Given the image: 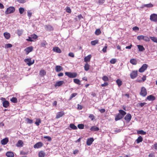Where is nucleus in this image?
Instances as JSON below:
<instances>
[{
	"instance_id": "f257e3e1",
	"label": "nucleus",
	"mask_w": 157,
	"mask_h": 157,
	"mask_svg": "<svg viewBox=\"0 0 157 157\" xmlns=\"http://www.w3.org/2000/svg\"><path fill=\"white\" fill-rule=\"evenodd\" d=\"M65 75L71 78H74L77 76V74L76 73H71L66 72H65Z\"/></svg>"
},
{
	"instance_id": "f03ea898",
	"label": "nucleus",
	"mask_w": 157,
	"mask_h": 157,
	"mask_svg": "<svg viewBox=\"0 0 157 157\" xmlns=\"http://www.w3.org/2000/svg\"><path fill=\"white\" fill-rule=\"evenodd\" d=\"M15 10V8L14 7L10 6L5 11V13L6 14H8L13 13Z\"/></svg>"
},
{
	"instance_id": "7ed1b4c3",
	"label": "nucleus",
	"mask_w": 157,
	"mask_h": 157,
	"mask_svg": "<svg viewBox=\"0 0 157 157\" xmlns=\"http://www.w3.org/2000/svg\"><path fill=\"white\" fill-rule=\"evenodd\" d=\"M150 20L152 21L156 22L157 21V14L153 13L150 16Z\"/></svg>"
},
{
	"instance_id": "20e7f679",
	"label": "nucleus",
	"mask_w": 157,
	"mask_h": 157,
	"mask_svg": "<svg viewBox=\"0 0 157 157\" xmlns=\"http://www.w3.org/2000/svg\"><path fill=\"white\" fill-rule=\"evenodd\" d=\"M140 94L143 97H145L147 95V90L144 87H143L141 88Z\"/></svg>"
},
{
	"instance_id": "39448f33",
	"label": "nucleus",
	"mask_w": 157,
	"mask_h": 157,
	"mask_svg": "<svg viewBox=\"0 0 157 157\" xmlns=\"http://www.w3.org/2000/svg\"><path fill=\"white\" fill-rule=\"evenodd\" d=\"M24 61L29 66H30L31 65L33 64L34 62V60H33V61L32 62L31 59L30 58L25 59H24Z\"/></svg>"
},
{
	"instance_id": "423d86ee",
	"label": "nucleus",
	"mask_w": 157,
	"mask_h": 157,
	"mask_svg": "<svg viewBox=\"0 0 157 157\" xmlns=\"http://www.w3.org/2000/svg\"><path fill=\"white\" fill-rule=\"evenodd\" d=\"M147 65L146 64H144L139 70V72H144L147 69Z\"/></svg>"
},
{
	"instance_id": "0eeeda50",
	"label": "nucleus",
	"mask_w": 157,
	"mask_h": 157,
	"mask_svg": "<svg viewBox=\"0 0 157 157\" xmlns=\"http://www.w3.org/2000/svg\"><path fill=\"white\" fill-rule=\"evenodd\" d=\"M130 77L132 79H134L137 75V71H133L130 74Z\"/></svg>"
},
{
	"instance_id": "6e6552de",
	"label": "nucleus",
	"mask_w": 157,
	"mask_h": 157,
	"mask_svg": "<svg viewBox=\"0 0 157 157\" xmlns=\"http://www.w3.org/2000/svg\"><path fill=\"white\" fill-rule=\"evenodd\" d=\"M132 118V116L129 113L127 114L124 117V119L128 122L131 120Z\"/></svg>"
},
{
	"instance_id": "1a4fd4ad",
	"label": "nucleus",
	"mask_w": 157,
	"mask_h": 157,
	"mask_svg": "<svg viewBox=\"0 0 157 157\" xmlns=\"http://www.w3.org/2000/svg\"><path fill=\"white\" fill-rule=\"evenodd\" d=\"M94 141L93 138H90L87 139L86 141V144L88 146H90L92 144L93 142Z\"/></svg>"
},
{
	"instance_id": "9d476101",
	"label": "nucleus",
	"mask_w": 157,
	"mask_h": 157,
	"mask_svg": "<svg viewBox=\"0 0 157 157\" xmlns=\"http://www.w3.org/2000/svg\"><path fill=\"white\" fill-rule=\"evenodd\" d=\"M33 47L32 46L27 47L25 49V51L26 52V54H28L30 52L33 50Z\"/></svg>"
},
{
	"instance_id": "9b49d317",
	"label": "nucleus",
	"mask_w": 157,
	"mask_h": 157,
	"mask_svg": "<svg viewBox=\"0 0 157 157\" xmlns=\"http://www.w3.org/2000/svg\"><path fill=\"white\" fill-rule=\"evenodd\" d=\"M43 145V143L41 142H39L36 143L35 144L33 147L34 148H39L41 147H42Z\"/></svg>"
},
{
	"instance_id": "f8f14e48",
	"label": "nucleus",
	"mask_w": 157,
	"mask_h": 157,
	"mask_svg": "<svg viewBox=\"0 0 157 157\" xmlns=\"http://www.w3.org/2000/svg\"><path fill=\"white\" fill-rule=\"evenodd\" d=\"M147 99L149 101H154L155 100V98L154 96L151 95L147 97Z\"/></svg>"
},
{
	"instance_id": "ddd939ff",
	"label": "nucleus",
	"mask_w": 157,
	"mask_h": 157,
	"mask_svg": "<svg viewBox=\"0 0 157 157\" xmlns=\"http://www.w3.org/2000/svg\"><path fill=\"white\" fill-rule=\"evenodd\" d=\"M64 114V113L63 112H60L58 113L56 115V118L58 119L62 117Z\"/></svg>"
},
{
	"instance_id": "4468645a",
	"label": "nucleus",
	"mask_w": 157,
	"mask_h": 157,
	"mask_svg": "<svg viewBox=\"0 0 157 157\" xmlns=\"http://www.w3.org/2000/svg\"><path fill=\"white\" fill-rule=\"evenodd\" d=\"M64 83V82L63 81H60L56 82L55 85V86H61L62 84Z\"/></svg>"
},
{
	"instance_id": "2eb2a0df",
	"label": "nucleus",
	"mask_w": 157,
	"mask_h": 157,
	"mask_svg": "<svg viewBox=\"0 0 157 157\" xmlns=\"http://www.w3.org/2000/svg\"><path fill=\"white\" fill-rule=\"evenodd\" d=\"M55 70L56 72H59L63 70V67L59 65L56 66L55 67Z\"/></svg>"
},
{
	"instance_id": "dca6fc26",
	"label": "nucleus",
	"mask_w": 157,
	"mask_h": 157,
	"mask_svg": "<svg viewBox=\"0 0 157 157\" xmlns=\"http://www.w3.org/2000/svg\"><path fill=\"white\" fill-rule=\"evenodd\" d=\"M91 57L92 56L91 55H89L85 57L84 58V61L86 62L90 61Z\"/></svg>"
},
{
	"instance_id": "f3484780",
	"label": "nucleus",
	"mask_w": 157,
	"mask_h": 157,
	"mask_svg": "<svg viewBox=\"0 0 157 157\" xmlns=\"http://www.w3.org/2000/svg\"><path fill=\"white\" fill-rule=\"evenodd\" d=\"M6 155L8 157H13L14 154L12 152L8 151L6 153Z\"/></svg>"
},
{
	"instance_id": "a211bd4d",
	"label": "nucleus",
	"mask_w": 157,
	"mask_h": 157,
	"mask_svg": "<svg viewBox=\"0 0 157 157\" xmlns=\"http://www.w3.org/2000/svg\"><path fill=\"white\" fill-rule=\"evenodd\" d=\"M123 116L118 113L115 117V120L116 121H118L123 118Z\"/></svg>"
},
{
	"instance_id": "6ab92c4d",
	"label": "nucleus",
	"mask_w": 157,
	"mask_h": 157,
	"mask_svg": "<svg viewBox=\"0 0 157 157\" xmlns=\"http://www.w3.org/2000/svg\"><path fill=\"white\" fill-rule=\"evenodd\" d=\"M8 142V139L7 138H6L3 139L1 141V143L2 144L5 145Z\"/></svg>"
},
{
	"instance_id": "aec40b11",
	"label": "nucleus",
	"mask_w": 157,
	"mask_h": 157,
	"mask_svg": "<svg viewBox=\"0 0 157 157\" xmlns=\"http://www.w3.org/2000/svg\"><path fill=\"white\" fill-rule=\"evenodd\" d=\"M53 50L54 52L58 53H60L61 52V50L58 47L54 48L53 49Z\"/></svg>"
},
{
	"instance_id": "412c9836",
	"label": "nucleus",
	"mask_w": 157,
	"mask_h": 157,
	"mask_svg": "<svg viewBox=\"0 0 157 157\" xmlns=\"http://www.w3.org/2000/svg\"><path fill=\"white\" fill-rule=\"evenodd\" d=\"M9 105V103L8 101H3V106L5 108H7Z\"/></svg>"
},
{
	"instance_id": "4be33fe9",
	"label": "nucleus",
	"mask_w": 157,
	"mask_h": 157,
	"mask_svg": "<svg viewBox=\"0 0 157 157\" xmlns=\"http://www.w3.org/2000/svg\"><path fill=\"white\" fill-rule=\"evenodd\" d=\"M90 130L91 131H98L99 130V129L98 127L95 126L92 127L90 128Z\"/></svg>"
},
{
	"instance_id": "5701e85b",
	"label": "nucleus",
	"mask_w": 157,
	"mask_h": 157,
	"mask_svg": "<svg viewBox=\"0 0 157 157\" xmlns=\"http://www.w3.org/2000/svg\"><path fill=\"white\" fill-rule=\"evenodd\" d=\"M38 155L39 157H44L45 155V153L43 151H41Z\"/></svg>"
},
{
	"instance_id": "b1692460",
	"label": "nucleus",
	"mask_w": 157,
	"mask_h": 157,
	"mask_svg": "<svg viewBox=\"0 0 157 157\" xmlns=\"http://www.w3.org/2000/svg\"><path fill=\"white\" fill-rule=\"evenodd\" d=\"M137 47L139 49V51H143L145 50V48L142 45H138Z\"/></svg>"
},
{
	"instance_id": "393cba45",
	"label": "nucleus",
	"mask_w": 157,
	"mask_h": 157,
	"mask_svg": "<svg viewBox=\"0 0 157 157\" xmlns=\"http://www.w3.org/2000/svg\"><path fill=\"white\" fill-rule=\"evenodd\" d=\"M23 144V142L21 140H19L18 141L17 144H16V146L18 147H22Z\"/></svg>"
},
{
	"instance_id": "a878e982",
	"label": "nucleus",
	"mask_w": 157,
	"mask_h": 157,
	"mask_svg": "<svg viewBox=\"0 0 157 157\" xmlns=\"http://www.w3.org/2000/svg\"><path fill=\"white\" fill-rule=\"evenodd\" d=\"M46 30L48 31H51L53 30V28L50 25H47L45 26Z\"/></svg>"
},
{
	"instance_id": "bb28decb",
	"label": "nucleus",
	"mask_w": 157,
	"mask_h": 157,
	"mask_svg": "<svg viewBox=\"0 0 157 157\" xmlns=\"http://www.w3.org/2000/svg\"><path fill=\"white\" fill-rule=\"evenodd\" d=\"M46 74L45 71L43 70H41L40 71V75L41 76H43L45 75Z\"/></svg>"
},
{
	"instance_id": "cd10ccee",
	"label": "nucleus",
	"mask_w": 157,
	"mask_h": 157,
	"mask_svg": "<svg viewBox=\"0 0 157 157\" xmlns=\"http://www.w3.org/2000/svg\"><path fill=\"white\" fill-rule=\"evenodd\" d=\"M4 37L7 39H8L10 37V34L9 33L5 32L4 33Z\"/></svg>"
},
{
	"instance_id": "c85d7f7f",
	"label": "nucleus",
	"mask_w": 157,
	"mask_h": 157,
	"mask_svg": "<svg viewBox=\"0 0 157 157\" xmlns=\"http://www.w3.org/2000/svg\"><path fill=\"white\" fill-rule=\"evenodd\" d=\"M130 63L133 65H136L137 64V61L134 59H130Z\"/></svg>"
},
{
	"instance_id": "c756f323",
	"label": "nucleus",
	"mask_w": 157,
	"mask_h": 157,
	"mask_svg": "<svg viewBox=\"0 0 157 157\" xmlns=\"http://www.w3.org/2000/svg\"><path fill=\"white\" fill-rule=\"evenodd\" d=\"M143 140V138L142 137L140 136L138 138V139L136 140V142L137 143H139L141 142Z\"/></svg>"
},
{
	"instance_id": "7c9ffc66",
	"label": "nucleus",
	"mask_w": 157,
	"mask_h": 157,
	"mask_svg": "<svg viewBox=\"0 0 157 157\" xmlns=\"http://www.w3.org/2000/svg\"><path fill=\"white\" fill-rule=\"evenodd\" d=\"M70 127L71 128L74 130H76L77 129V127L73 124H70Z\"/></svg>"
},
{
	"instance_id": "2f4dec72",
	"label": "nucleus",
	"mask_w": 157,
	"mask_h": 157,
	"mask_svg": "<svg viewBox=\"0 0 157 157\" xmlns=\"http://www.w3.org/2000/svg\"><path fill=\"white\" fill-rule=\"evenodd\" d=\"M119 114L122 115L123 117L126 114V113L122 110H119Z\"/></svg>"
},
{
	"instance_id": "473e14b6",
	"label": "nucleus",
	"mask_w": 157,
	"mask_h": 157,
	"mask_svg": "<svg viewBox=\"0 0 157 157\" xmlns=\"http://www.w3.org/2000/svg\"><path fill=\"white\" fill-rule=\"evenodd\" d=\"M98 40H94L92 41L91 43L92 45H95L96 44L98 43Z\"/></svg>"
},
{
	"instance_id": "72a5a7b5",
	"label": "nucleus",
	"mask_w": 157,
	"mask_h": 157,
	"mask_svg": "<svg viewBox=\"0 0 157 157\" xmlns=\"http://www.w3.org/2000/svg\"><path fill=\"white\" fill-rule=\"evenodd\" d=\"M116 82L117 83L119 87L122 85V81L120 79H118L116 80Z\"/></svg>"
},
{
	"instance_id": "f704fd0d",
	"label": "nucleus",
	"mask_w": 157,
	"mask_h": 157,
	"mask_svg": "<svg viewBox=\"0 0 157 157\" xmlns=\"http://www.w3.org/2000/svg\"><path fill=\"white\" fill-rule=\"evenodd\" d=\"M145 104H146V103L145 102L138 103L137 104V106L138 107H142Z\"/></svg>"
},
{
	"instance_id": "c9c22d12",
	"label": "nucleus",
	"mask_w": 157,
	"mask_h": 157,
	"mask_svg": "<svg viewBox=\"0 0 157 157\" xmlns=\"http://www.w3.org/2000/svg\"><path fill=\"white\" fill-rule=\"evenodd\" d=\"M144 37V36L143 35L138 36L137 37V39L139 40H143Z\"/></svg>"
},
{
	"instance_id": "e433bc0d",
	"label": "nucleus",
	"mask_w": 157,
	"mask_h": 157,
	"mask_svg": "<svg viewBox=\"0 0 157 157\" xmlns=\"http://www.w3.org/2000/svg\"><path fill=\"white\" fill-rule=\"evenodd\" d=\"M74 82L75 83L77 84H78L79 85H80V81L78 79H74Z\"/></svg>"
},
{
	"instance_id": "4c0bfd02",
	"label": "nucleus",
	"mask_w": 157,
	"mask_h": 157,
	"mask_svg": "<svg viewBox=\"0 0 157 157\" xmlns=\"http://www.w3.org/2000/svg\"><path fill=\"white\" fill-rule=\"evenodd\" d=\"M89 65L86 63L84 66V69L86 71H88L89 69Z\"/></svg>"
},
{
	"instance_id": "58836bf2",
	"label": "nucleus",
	"mask_w": 157,
	"mask_h": 157,
	"mask_svg": "<svg viewBox=\"0 0 157 157\" xmlns=\"http://www.w3.org/2000/svg\"><path fill=\"white\" fill-rule=\"evenodd\" d=\"M41 123V120L39 119H37L36 120V121L35 122V124L37 126H39L40 124Z\"/></svg>"
},
{
	"instance_id": "ea45409f",
	"label": "nucleus",
	"mask_w": 157,
	"mask_h": 157,
	"mask_svg": "<svg viewBox=\"0 0 157 157\" xmlns=\"http://www.w3.org/2000/svg\"><path fill=\"white\" fill-rule=\"evenodd\" d=\"M137 133L139 134L142 135H145L146 134V132L142 130H139L137 131Z\"/></svg>"
},
{
	"instance_id": "a19ab883",
	"label": "nucleus",
	"mask_w": 157,
	"mask_h": 157,
	"mask_svg": "<svg viewBox=\"0 0 157 157\" xmlns=\"http://www.w3.org/2000/svg\"><path fill=\"white\" fill-rule=\"evenodd\" d=\"M11 101L13 103L17 102V99L16 98L13 97L11 99Z\"/></svg>"
},
{
	"instance_id": "79ce46f5",
	"label": "nucleus",
	"mask_w": 157,
	"mask_h": 157,
	"mask_svg": "<svg viewBox=\"0 0 157 157\" xmlns=\"http://www.w3.org/2000/svg\"><path fill=\"white\" fill-rule=\"evenodd\" d=\"M77 93H73L72 94L69 98V100H71L73 98L75 97L77 95Z\"/></svg>"
},
{
	"instance_id": "37998d69",
	"label": "nucleus",
	"mask_w": 157,
	"mask_h": 157,
	"mask_svg": "<svg viewBox=\"0 0 157 157\" xmlns=\"http://www.w3.org/2000/svg\"><path fill=\"white\" fill-rule=\"evenodd\" d=\"M150 39L153 42L157 43V38L154 37H151Z\"/></svg>"
},
{
	"instance_id": "c03bdc74",
	"label": "nucleus",
	"mask_w": 157,
	"mask_h": 157,
	"mask_svg": "<svg viewBox=\"0 0 157 157\" xmlns=\"http://www.w3.org/2000/svg\"><path fill=\"white\" fill-rule=\"evenodd\" d=\"M78 127L80 129H83L84 128V125L82 124H78Z\"/></svg>"
},
{
	"instance_id": "a18cd8bd",
	"label": "nucleus",
	"mask_w": 157,
	"mask_h": 157,
	"mask_svg": "<svg viewBox=\"0 0 157 157\" xmlns=\"http://www.w3.org/2000/svg\"><path fill=\"white\" fill-rule=\"evenodd\" d=\"M144 6L147 7H153V5L151 3H149L147 4H144Z\"/></svg>"
},
{
	"instance_id": "49530a36",
	"label": "nucleus",
	"mask_w": 157,
	"mask_h": 157,
	"mask_svg": "<svg viewBox=\"0 0 157 157\" xmlns=\"http://www.w3.org/2000/svg\"><path fill=\"white\" fill-rule=\"evenodd\" d=\"M101 32L100 29H97L95 32V33L96 35H98L101 34Z\"/></svg>"
},
{
	"instance_id": "de8ad7c7",
	"label": "nucleus",
	"mask_w": 157,
	"mask_h": 157,
	"mask_svg": "<svg viewBox=\"0 0 157 157\" xmlns=\"http://www.w3.org/2000/svg\"><path fill=\"white\" fill-rule=\"evenodd\" d=\"M23 33V30H18L17 31V33L19 36H20L22 35Z\"/></svg>"
},
{
	"instance_id": "09e8293b",
	"label": "nucleus",
	"mask_w": 157,
	"mask_h": 157,
	"mask_svg": "<svg viewBox=\"0 0 157 157\" xmlns=\"http://www.w3.org/2000/svg\"><path fill=\"white\" fill-rule=\"evenodd\" d=\"M31 37H32V40L33 39V40L36 39V38H37L38 37L35 34L32 35L31 36Z\"/></svg>"
},
{
	"instance_id": "8fccbe9b",
	"label": "nucleus",
	"mask_w": 157,
	"mask_h": 157,
	"mask_svg": "<svg viewBox=\"0 0 157 157\" xmlns=\"http://www.w3.org/2000/svg\"><path fill=\"white\" fill-rule=\"evenodd\" d=\"M102 79L104 81H108L109 79L107 76H104L102 77Z\"/></svg>"
},
{
	"instance_id": "3c124183",
	"label": "nucleus",
	"mask_w": 157,
	"mask_h": 157,
	"mask_svg": "<svg viewBox=\"0 0 157 157\" xmlns=\"http://www.w3.org/2000/svg\"><path fill=\"white\" fill-rule=\"evenodd\" d=\"M24 9L23 8L20 7L19 8V11L20 14H22L24 11Z\"/></svg>"
},
{
	"instance_id": "603ef678",
	"label": "nucleus",
	"mask_w": 157,
	"mask_h": 157,
	"mask_svg": "<svg viewBox=\"0 0 157 157\" xmlns=\"http://www.w3.org/2000/svg\"><path fill=\"white\" fill-rule=\"evenodd\" d=\"M116 61H117V60H116V59H112L110 61V62L112 64H114V63H116Z\"/></svg>"
},
{
	"instance_id": "864d4df0",
	"label": "nucleus",
	"mask_w": 157,
	"mask_h": 157,
	"mask_svg": "<svg viewBox=\"0 0 157 157\" xmlns=\"http://www.w3.org/2000/svg\"><path fill=\"white\" fill-rule=\"evenodd\" d=\"M26 121L29 124H32L33 123V121L31 120H30L29 118H27L26 119Z\"/></svg>"
},
{
	"instance_id": "5fc2aeb1",
	"label": "nucleus",
	"mask_w": 157,
	"mask_h": 157,
	"mask_svg": "<svg viewBox=\"0 0 157 157\" xmlns=\"http://www.w3.org/2000/svg\"><path fill=\"white\" fill-rule=\"evenodd\" d=\"M107 44H105V47L103 48L102 51L103 52H106V49L107 48Z\"/></svg>"
},
{
	"instance_id": "6e6d98bb",
	"label": "nucleus",
	"mask_w": 157,
	"mask_h": 157,
	"mask_svg": "<svg viewBox=\"0 0 157 157\" xmlns=\"http://www.w3.org/2000/svg\"><path fill=\"white\" fill-rule=\"evenodd\" d=\"M89 117L91 119L92 121H93L94 119V116L93 114H90L89 116Z\"/></svg>"
},
{
	"instance_id": "4d7b16f0",
	"label": "nucleus",
	"mask_w": 157,
	"mask_h": 157,
	"mask_svg": "<svg viewBox=\"0 0 157 157\" xmlns=\"http://www.w3.org/2000/svg\"><path fill=\"white\" fill-rule=\"evenodd\" d=\"M144 40L146 41H148L150 40V39L148 37L144 36Z\"/></svg>"
},
{
	"instance_id": "13d9d810",
	"label": "nucleus",
	"mask_w": 157,
	"mask_h": 157,
	"mask_svg": "<svg viewBox=\"0 0 157 157\" xmlns=\"http://www.w3.org/2000/svg\"><path fill=\"white\" fill-rule=\"evenodd\" d=\"M6 47L7 48H10L12 47V45L10 44H8L6 45Z\"/></svg>"
},
{
	"instance_id": "bf43d9fd",
	"label": "nucleus",
	"mask_w": 157,
	"mask_h": 157,
	"mask_svg": "<svg viewBox=\"0 0 157 157\" xmlns=\"http://www.w3.org/2000/svg\"><path fill=\"white\" fill-rule=\"evenodd\" d=\"M44 138L48 139V140L49 141H50L51 140V138L49 136H44Z\"/></svg>"
},
{
	"instance_id": "052dcab7",
	"label": "nucleus",
	"mask_w": 157,
	"mask_h": 157,
	"mask_svg": "<svg viewBox=\"0 0 157 157\" xmlns=\"http://www.w3.org/2000/svg\"><path fill=\"white\" fill-rule=\"evenodd\" d=\"M152 148H154L155 149L157 150V143L155 144L152 146Z\"/></svg>"
},
{
	"instance_id": "680f3d73",
	"label": "nucleus",
	"mask_w": 157,
	"mask_h": 157,
	"mask_svg": "<svg viewBox=\"0 0 157 157\" xmlns=\"http://www.w3.org/2000/svg\"><path fill=\"white\" fill-rule=\"evenodd\" d=\"M108 85L107 82H105L103 84H101V86L102 87Z\"/></svg>"
},
{
	"instance_id": "e2e57ef3",
	"label": "nucleus",
	"mask_w": 157,
	"mask_h": 157,
	"mask_svg": "<svg viewBox=\"0 0 157 157\" xmlns=\"http://www.w3.org/2000/svg\"><path fill=\"white\" fill-rule=\"evenodd\" d=\"M66 12L67 13H70L71 12V10L70 7H67L66 9Z\"/></svg>"
},
{
	"instance_id": "0e129e2a",
	"label": "nucleus",
	"mask_w": 157,
	"mask_h": 157,
	"mask_svg": "<svg viewBox=\"0 0 157 157\" xmlns=\"http://www.w3.org/2000/svg\"><path fill=\"white\" fill-rule=\"evenodd\" d=\"M20 3H24L25 2V0H17Z\"/></svg>"
},
{
	"instance_id": "69168bd1",
	"label": "nucleus",
	"mask_w": 157,
	"mask_h": 157,
	"mask_svg": "<svg viewBox=\"0 0 157 157\" xmlns=\"http://www.w3.org/2000/svg\"><path fill=\"white\" fill-rule=\"evenodd\" d=\"M148 157H155V153H153L150 154L148 155Z\"/></svg>"
},
{
	"instance_id": "338daca9",
	"label": "nucleus",
	"mask_w": 157,
	"mask_h": 157,
	"mask_svg": "<svg viewBox=\"0 0 157 157\" xmlns=\"http://www.w3.org/2000/svg\"><path fill=\"white\" fill-rule=\"evenodd\" d=\"M68 55L71 57H74V53L72 52H70L68 54Z\"/></svg>"
},
{
	"instance_id": "774afa93",
	"label": "nucleus",
	"mask_w": 157,
	"mask_h": 157,
	"mask_svg": "<svg viewBox=\"0 0 157 157\" xmlns=\"http://www.w3.org/2000/svg\"><path fill=\"white\" fill-rule=\"evenodd\" d=\"M27 13L28 17H31L32 14V12L30 11H28L27 12Z\"/></svg>"
}]
</instances>
